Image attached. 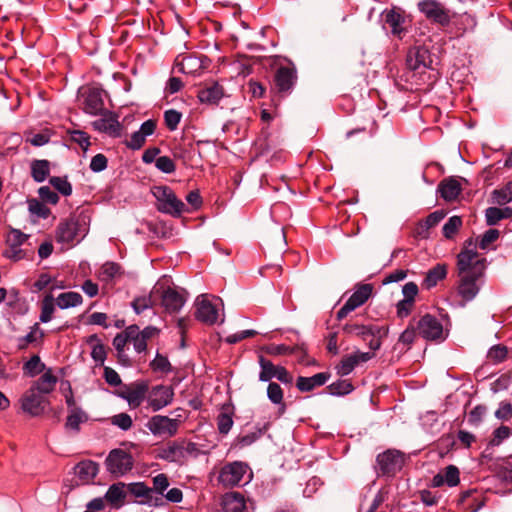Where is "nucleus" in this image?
Masks as SVG:
<instances>
[{
    "instance_id": "1",
    "label": "nucleus",
    "mask_w": 512,
    "mask_h": 512,
    "mask_svg": "<svg viewBox=\"0 0 512 512\" xmlns=\"http://www.w3.org/2000/svg\"><path fill=\"white\" fill-rule=\"evenodd\" d=\"M458 286L457 294L461 305L473 300L478 292L480 279V236L465 240L460 253L457 255Z\"/></svg>"
},
{
    "instance_id": "2",
    "label": "nucleus",
    "mask_w": 512,
    "mask_h": 512,
    "mask_svg": "<svg viewBox=\"0 0 512 512\" xmlns=\"http://www.w3.org/2000/svg\"><path fill=\"white\" fill-rule=\"evenodd\" d=\"M486 455L482 454V467L487 465L491 471L490 475L482 478V489L486 491H493L496 494H505L512 491V469L503 459L495 461H487Z\"/></svg>"
},
{
    "instance_id": "3",
    "label": "nucleus",
    "mask_w": 512,
    "mask_h": 512,
    "mask_svg": "<svg viewBox=\"0 0 512 512\" xmlns=\"http://www.w3.org/2000/svg\"><path fill=\"white\" fill-rule=\"evenodd\" d=\"M343 331L348 335H355L360 337L363 341H367L369 348L376 351L380 349L382 338L387 335L388 328L377 325H363L349 322L343 326Z\"/></svg>"
},
{
    "instance_id": "4",
    "label": "nucleus",
    "mask_w": 512,
    "mask_h": 512,
    "mask_svg": "<svg viewBox=\"0 0 512 512\" xmlns=\"http://www.w3.org/2000/svg\"><path fill=\"white\" fill-rule=\"evenodd\" d=\"M86 233L87 227L84 219L71 217L59 223L55 238L59 243L73 245L83 239Z\"/></svg>"
},
{
    "instance_id": "5",
    "label": "nucleus",
    "mask_w": 512,
    "mask_h": 512,
    "mask_svg": "<svg viewBox=\"0 0 512 512\" xmlns=\"http://www.w3.org/2000/svg\"><path fill=\"white\" fill-rule=\"evenodd\" d=\"M158 201V210L172 216H180L185 210V204L176 197L173 190L167 186H155L152 189Z\"/></svg>"
},
{
    "instance_id": "6",
    "label": "nucleus",
    "mask_w": 512,
    "mask_h": 512,
    "mask_svg": "<svg viewBox=\"0 0 512 512\" xmlns=\"http://www.w3.org/2000/svg\"><path fill=\"white\" fill-rule=\"evenodd\" d=\"M153 293L157 294V300H160L161 306L168 313L178 312L186 302L183 294L163 282H157L154 285Z\"/></svg>"
},
{
    "instance_id": "7",
    "label": "nucleus",
    "mask_w": 512,
    "mask_h": 512,
    "mask_svg": "<svg viewBox=\"0 0 512 512\" xmlns=\"http://www.w3.org/2000/svg\"><path fill=\"white\" fill-rule=\"evenodd\" d=\"M105 464L109 473L119 477L133 468V457L122 449H113L109 452Z\"/></svg>"
},
{
    "instance_id": "8",
    "label": "nucleus",
    "mask_w": 512,
    "mask_h": 512,
    "mask_svg": "<svg viewBox=\"0 0 512 512\" xmlns=\"http://www.w3.org/2000/svg\"><path fill=\"white\" fill-rule=\"evenodd\" d=\"M27 240L28 235L17 229L11 230L7 235V248L5 249L4 256L13 261H19L27 257L32 253L31 249L22 248Z\"/></svg>"
},
{
    "instance_id": "9",
    "label": "nucleus",
    "mask_w": 512,
    "mask_h": 512,
    "mask_svg": "<svg viewBox=\"0 0 512 512\" xmlns=\"http://www.w3.org/2000/svg\"><path fill=\"white\" fill-rule=\"evenodd\" d=\"M248 470L249 467L244 462L234 461L227 463L221 468L218 480L226 487L236 486L241 483L246 475L250 479L251 475L248 474Z\"/></svg>"
},
{
    "instance_id": "10",
    "label": "nucleus",
    "mask_w": 512,
    "mask_h": 512,
    "mask_svg": "<svg viewBox=\"0 0 512 512\" xmlns=\"http://www.w3.org/2000/svg\"><path fill=\"white\" fill-rule=\"evenodd\" d=\"M376 469L379 474L392 476L404 465V455L397 450H387L377 456Z\"/></svg>"
},
{
    "instance_id": "11",
    "label": "nucleus",
    "mask_w": 512,
    "mask_h": 512,
    "mask_svg": "<svg viewBox=\"0 0 512 512\" xmlns=\"http://www.w3.org/2000/svg\"><path fill=\"white\" fill-rule=\"evenodd\" d=\"M259 365L261 368L259 373L260 381L267 382L272 378H276L286 385H291L293 383V376L285 367L274 365L270 360L264 358L263 356L259 357Z\"/></svg>"
},
{
    "instance_id": "12",
    "label": "nucleus",
    "mask_w": 512,
    "mask_h": 512,
    "mask_svg": "<svg viewBox=\"0 0 512 512\" xmlns=\"http://www.w3.org/2000/svg\"><path fill=\"white\" fill-rule=\"evenodd\" d=\"M373 287L371 284H359L354 293L337 312V320H342L356 308L362 306L371 296Z\"/></svg>"
},
{
    "instance_id": "13",
    "label": "nucleus",
    "mask_w": 512,
    "mask_h": 512,
    "mask_svg": "<svg viewBox=\"0 0 512 512\" xmlns=\"http://www.w3.org/2000/svg\"><path fill=\"white\" fill-rule=\"evenodd\" d=\"M419 10L425 17L437 24L447 25L450 22L449 10L435 0H423L418 3Z\"/></svg>"
},
{
    "instance_id": "14",
    "label": "nucleus",
    "mask_w": 512,
    "mask_h": 512,
    "mask_svg": "<svg viewBox=\"0 0 512 512\" xmlns=\"http://www.w3.org/2000/svg\"><path fill=\"white\" fill-rule=\"evenodd\" d=\"M416 328L419 335L427 340L445 339V333L441 322L429 314L424 315L417 322Z\"/></svg>"
},
{
    "instance_id": "15",
    "label": "nucleus",
    "mask_w": 512,
    "mask_h": 512,
    "mask_svg": "<svg viewBox=\"0 0 512 512\" xmlns=\"http://www.w3.org/2000/svg\"><path fill=\"white\" fill-rule=\"evenodd\" d=\"M195 317L197 320L207 325H213L217 322L219 314L215 304L211 302L207 295H200L195 301Z\"/></svg>"
},
{
    "instance_id": "16",
    "label": "nucleus",
    "mask_w": 512,
    "mask_h": 512,
    "mask_svg": "<svg viewBox=\"0 0 512 512\" xmlns=\"http://www.w3.org/2000/svg\"><path fill=\"white\" fill-rule=\"evenodd\" d=\"M297 81V70L295 67H279L274 75V84L278 93L287 95L291 92Z\"/></svg>"
},
{
    "instance_id": "17",
    "label": "nucleus",
    "mask_w": 512,
    "mask_h": 512,
    "mask_svg": "<svg viewBox=\"0 0 512 512\" xmlns=\"http://www.w3.org/2000/svg\"><path fill=\"white\" fill-rule=\"evenodd\" d=\"M224 512H253L254 506L250 500H246L240 492L224 494L221 501Z\"/></svg>"
},
{
    "instance_id": "18",
    "label": "nucleus",
    "mask_w": 512,
    "mask_h": 512,
    "mask_svg": "<svg viewBox=\"0 0 512 512\" xmlns=\"http://www.w3.org/2000/svg\"><path fill=\"white\" fill-rule=\"evenodd\" d=\"M147 427L154 435H166L171 437L177 433L179 421L167 416L156 415L149 420Z\"/></svg>"
},
{
    "instance_id": "19",
    "label": "nucleus",
    "mask_w": 512,
    "mask_h": 512,
    "mask_svg": "<svg viewBox=\"0 0 512 512\" xmlns=\"http://www.w3.org/2000/svg\"><path fill=\"white\" fill-rule=\"evenodd\" d=\"M45 398L34 388H30L21 399V407L31 416H39L45 410Z\"/></svg>"
},
{
    "instance_id": "20",
    "label": "nucleus",
    "mask_w": 512,
    "mask_h": 512,
    "mask_svg": "<svg viewBox=\"0 0 512 512\" xmlns=\"http://www.w3.org/2000/svg\"><path fill=\"white\" fill-rule=\"evenodd\" d=\"M374 357L373 352L357 351L351 355L342 358L341 362L336 366L337 374L346 376L350 374L359 363H364Z\"/></svg>"
},
{
    "instance_id": "21",
    "label": "nucleus",
    "mask_w": 512,
    "mask_h": 512,
    "mask_svg": "<svg viewBox=\"0 0 512 512\" xmlns=\"http://www.w3.org/2000/svg\"><path fill=\"white\" fill-rule=\"evenodd\" d=\"M148 390L149 387L146 382H135L125 388L122 392V396L127 400L130 407L136 408L144 401Z\"/></svg>"
},
{
    "instance_id": "22",
    "label": "nucleus",
    "mask_w": 512,
    "mask_h": 512,
    "mask_svg": "<svg viewBox=\"0 0 512 512\" xmlns=\"http://www.w3.org/2000/svg\"><path fill=\"white\" fill-rule=\"evenodd\" d=\"M102 118L93 122L96 130L105 132L111 136H119L121 131L120 123L115 115L105 110L100 114Z\"/></svg>"
},
{
    "instance_id": "23",
    "label": "nucleus",
    "mask_w": 512,
    "mask_h": 512,
    "mask_svg": "<svg viewBox=\"0 0 512 512\" xmlns=\"http://www.w3.org/2000/svg\"><path fill=\"white\" fill-rule=\"evenodd\" d=\"M83 110L91 115H99L105 111L102 90L90 88L85 96Z\"/></svg>"
},
{
    "instance_id": "24",
    "label": "nucleus",
    "mask_w": 512,
    "mask_h": 512,
    "mask_svg": "<svg viewBox=\"0 0 512 512\" xmlns=\"http://www.w3.org/2000/svg\"><path fill=\"white\" fill-rule=\"evenodd\" d=\"M156 129V122L154 120L145 121L140 129L131 135L130 140L127 142V146L133 150L140 149L145 141L146 137L152 135Z\"/></svg>"
},
{
    "instance_id": "25",
    "label": "nucleus",
    "mask_w": 512,
    "mask_h": 512,
    "mask_svg": "<svg viewBox=\"0 0 512 512\" xmlns=\"http://www.w3.org/2000/svg\"><path fill=\"white\" fill-rule=\"evenodd\" d=\"M173 391L166 386H156L151 392L149 399L150 406L157 411L171 403Z\"/></svg>"
},
{
    "instance_id": "26",
    "label": "nucleus",
    "mask_w": 512,
    "mask_h": 512,
    "mask_svg": "<svg viewBox=\"0 0 512 512\" xmlns=\"http://www.w3.org/2000/svg\"><path fill=\"white\" fill-rule=\"evenodd\" d=\"M460 191V182L452 177L442 180L438 185V192L440 193V196L448 202L456 200Z\"/></svg>"
},
{
    "instance_id": "27",
    "label": "nucleus",
    "mask_w": 512,
    "mask_h": 512,
    "mask_svg": "<svg viewBox=\"0 0 512 512\" xmlns=\"http://www.w3.org/2000/svg\"><path fill=\"white\" fill-rule=\"evenodd\" d=\"M384 26L388 25L391 29V33L399 38L402 37L404 32V17L402 14L394 9L386 10L383 12Z\"/></svg>"
},
{
    "instance_id": "28",
    "label": "nucleus",
    "mask_w": 512,
    "mask_h": 512,
    "mask_svg": "<svg viewBox=\"0 0 512 512\" xmlns=\"http://www.w3.org/2000/svg\"><path fill=\"white\" fill-rule=\"evenodd\" d=\"M45 337L44 331L40 328L39 323H35L30 332L16 340V346L19 350H25L30 345H37L43 341Z\"/></svg>"
},
{
    "instance_id": "29",
    "label": "nucleus",
    "mask_w": 512,
    "mask_h": 512,
    "mask_svg": "<svg viewBox=\"0 0 512 512\" xmlns=\"http://www.w3.org/2000/svg\"><path fill=\"white\" fill-rule=\"evenodd\" d=\"M328 373H317L311 377H298L296 386L301 392H309L316 387L324 385L329 379Z\"/></svg>"
},
{
    "instance_id": "30",
    "label": "nucleus",
    "mask_w": 512,
    "mask_h": 512,
    "mask_svg": "<svg viewBox=\"0 0 512 512\" xmlns=\"http://www.w3.org/2000/svg\"><path fill=\"white\" fill-rule=\"evenodd\" d=\"M127 495L126 485L122 482L115 483L109 487L105 494V499L114 508H120L125 502Z\"/></svg>"
},
{
    "instance_id": "31",
    "label": "nucleus",
    "mask_w": 512,
    "mask_h": 512,
    "mask_svg": "<svg viewBox=\"0 0 512 512\" xmlns=\"http://www.w3.org/2000/svg\"><path fill=\"white\" fill-rule=\"evenodd\" d=\"M99 466L91 460H84L75 466V474L85 483L91 482L98 474Z\"/></svg>"
},
{
    "instance_id": "32",
    "label": "nucleus",
    "mask_w": 512,
    "mask_h": 512,
    "mask_svg": "<svg viewBox=\"0 0 512 512\" xmlns=\"http://www.w3.org/2000/svg\"><path fill=\"white\" fill-rule=\"evenodd\" d=\"M223 96L222 87L213 83L198 91V98L200 102L207 104H216Z\"/></svg>"
},
{
    "instance_id": "33",
    "label": "nucleus",
    "mask_w": 512,
    "mask_h": 512,
    "mask_svg": "<svg viewBox=\"0 0 512 512\" xmlns=\"http://www.w3.org/2000/svg\"><path fill=\"white\" fill-rule=\"evenodd\" d=\"M158 457L169 462L183 463L182 444L169 443L159 450Z\"/></svg>"
},
{
    "instance_id": "34",
    "label": "nucleus",
    "mask_w": 512,
    "mask_h": 512,
    "mask_svg": "<svg viewBox=\"0 0 512 512\" xmlns=\"http://www.w3.org/2000/svg\"><path fill=\"white\" fill-rule=\"evenodd\" d=\"M447 275V265L446 264H437L428 272L423 280L422 285L426 289H431L436 286L439 281L443 280Z\"/></svg>"
},
{
    "instance_id": "35",
    "label": "nucleus",
    "mask_w": 512,
    "mask_h": 512,
    "mask_svg": "<svg viewBox=\"0 0 512 512\" xmlns=\"http://www.w3.org/2000/svg\"><path fill=\"white\" fill-rule=\"evenodd\" d=\"M512 218V208L489 207L485 210L486 223L490 226L496 225L500 220Z\"/></svg>"
},
{
    "instance_id": "36",
    "label": "nucleus",
    "mask_w": 512,
    "mask_h": 512,
    "mask_svg": "<svg viewBox=\"0 0 512 512\" xmlns=\"http://www.w3.org/2000/svg\"><path fill=\"white\" fill-rule=\"evenodd\" d=\"M56 383L57 377L49 369L42 374L31 388H34L40 394H48L54 390Z\"/></svg>"
},
{
    "instance_id": "37",
    "label": "nucleus",
    "mask_w": 512,
    "mask_h": 512,
    "mask_svg": "<svg viewBox=\"0 0 512 512\" xmlns=\"http://www.w3.org/2000/svg\"><path fill=\"white\" fill-rule=\"evenodd\" d=\"M428 57V50L425 48H414L408 52L407 65L412 70H417L421 66L426 67V59Z\"/></svg>"
},
{
    "instance_id": "38",
    "label": "nucleus",
    "mask_w": 512,
    "mask_h": 512,
    "mask_svg": "<svg viewBox=\"0 0 512 512\" xmlns=\"http://www.w3.org/2000/svg\"><path fill=\"white\" fill-rule=\"evenodd\" d=\"M491 202L499 206L512 202V180L508 181L501 188L492 191Z\"/></svg>"
},
{
    "instance_id": "39",
    "label": "nucleus",
    "mask_w": 512,
    "mask_h": 512,
    "mask_svg": "<svg viewBox=\"0 0 512 512\" xmlns=\"http://www.w3.org/2000/svg\"><path fill=\"white\" fill-rule=\"evenodd\" d=\"M121 266L115 262L104 263L98 273V278L106 283L113 281L115 278L121 276Z\"/></svg>"
},
{
    "instance_id": "40",
    "label": "nucleus",
    "mask_w": 512,
    "mask_h": 512,
    "mask_svg": "<svg viewBox=\"0 0 512 512\" xmlns=\"http://www.w3.org/2000/svg\"><path fill=\"white\" fill-rule=\"evenodd\" d=\"M82 301V296L77 292L61 293L56 298V304L60 309H68L71 307L78 306L82 303Z\"/></svg>"
},
{
    "instance_id": "41",
    "label": "nucleus",
    "mask_w": 512,
    "mask_h": 512,
    "mask_svg": "<svg viewBox=\"0 0 512 512\" xmlns=\"http://www.w3.org/2000/svg\"><path fill=\"white\" fill-rule=\"evenodd\" d=\"M50 173V165L47 160H35L31 164V174L36 182H43Z\"/></svg>"
},
{
    "instance_id": "42",
    "label": "nucleus",
    "mask_w": 512,
    "mask_h": 512,
    "mask_svg": "<svg viewBox=\"0 0 512 512\" xmlns=\"http://www.w3.org/2000/svg\"><path fill=\"white\" fill-rule=\"evenodd\" d=\"M127 334L130 336V343L133 344L134 349L141 353L147 348V340L140 334L139 327L137 325H130L127 327Z\"/></svg>"
},
{
    "instance_id": "43",
    "label": "nucleus",
    "mask_w": 512,
    "mask_h": 512,
    "mask_svg": "<svg viewBox=\"0 0 512 512\" xmlns=\"http://www.w3.org/2000/svg\"><path fill=\"white\" fill-rule=\"evenodd\" d=\"M156 304L157 294H154L152 289L149 295L136 298L132 302V307L137 314H140L144 310L154 307Z\"/></svg>"
},
{
    "instance_id": "44",
    "label": "nucleus",
    "mask_w": 512,
    "mask_h": 512,
    "mask_svg": "<svg viewBox=\"0 0 512 512\" xmlns=\"http://www.w3.org/2000/svg\"><path fill=\"white\" fill-rule=\"evenodd\" d=\"M512 435V429L508 426L501 425L496 428L488 442L487 449L489 447L499 446L504 440L508 439Z\"/></svg>"
},
{
    "instance_id": "45",
    "label": "nucleus",
    "mask_w": 512,
    "mask_h": 512,
    "mask_svg": "<svg viewBox=\"0 0 512 512\" xmlns=\"http://www.w3.org/2000/svg\"><path fill=\"white\" fill-rule=\"evenodd\" d=\"M508 355V349L506 346L502 344H497L492 346L486 355V358L492 364H498L503 362Z\"/></svg>"
},
{
    "instance_id": "46",
    "label": "nucleus",
    "mask_w": 512,
    "mask_h": 512,
    "mask_svg": "<svg viewBox=\"0 0 512 512\" xmlns=\"http://www.w3.org/2000/svg\"><path fill=\"white\" fill-rule=\"evenodd\" d=\"M201 67L202 65L199 60L193 56H185L177 63L178 71L185 74H192L201 69Z\"/></svg>"
},
{
    "instance_id": "47",
    "label": "nucleus",
    "mask_w": 512,
    "mask_h": 512,
    "mask_svg": "<svg viewBox=\"0 0 512 512\" xmlns=\"http://www.w3.org/2000/svg\"><path fill=\"white\" fill-rule=\"evenodd\" d=\"M86 420L87 416L83 411L78 408H73L70 410V414L67 417L65 426L68 429L78 431L80 424Z\"/></svg>"
},
{
    "instance_id": "48",
    "label": "nucleus",
    "mask_w": 512,
    "mask_h": 512,
    "mask_svg": "<svg viewBox=\"0 0 512 512\" xmlns=\"http://www.w3.org/2000/svg\"><path fill=\"white\" fill-rule=\"evenodd\" d=\"M54 310H55L54 298L51 294L47 295L42 301L41 313H40V317H39L40 321L42 323L49 322L52 319Z\"/></svg>"
},
{
    "instance_id": "49",
    "label": "nucleus",
    "mask_w": 512,
    "mask_h": 512,
    "mask_svg": "<svg viewBox=\"0 0 512 512\" xmlns=\"http://www.w3.org/2000/svg\"><path fill=\"white\" fill-rule=\"evenodd\" d=\"M461 226L462 220L459 216L450 217L442 228L444 237L447 239H453Z\"/></svg>"
},
{
    "instance_id": "50",
    "label": "nucleus",
    "mask_w": 512,
    "mask_h": 512,
    "mask_svg": "<svg viewBox=\"0 0 512 512\" xmlns=\"http://www.w3.org/2000/svg\"><path fill=\"white\" fill-rule=\"evenodd\" d=\"M45 369V365L41 362L40 357L38 355L32 356L23 367V370L26 374L30 376H35L42 372Z\"/></svg>"
},
{
    "instance_id": "51",
    "label": "nucleus",
    "mask_w": 512,
    "mask_h": 512,
    "mask_svg": "<svg viewBox=\"0 0 512 512\" xmlns=\"http://www.w3.org/2000/svg\"><path fill=\"white\" fill-rule=\"evenodd\" d=\"M327 388L330 394L338 396L346 395L353 390V386L348 380H338L330 384Z\"/></svg>"
},
{
    "instance_id": "52",
    "label": "nucleus",
    "mask_w": 512,
    "mask_h": 512,
    "mask_svg": "<svg viewBox=\"0 0 512 512\" xmlns=\"http://www.w3.org/2000/svg\"><path fill=\"white\" fill-rule=\"evenodd\" d=\"M28 208L31 214L41 218H47L50 214V209L46 207V205L43 202L37 199L29 200Z\"/></svg>"
},
{
    "instance_id": "53",
    "label": "nucleus",
    "mask_w": 512,
    "mask_h": 512,
    "mask_svg": "<svg viewBox=\"0 0 512 512\" xmlns=\"http://www.w3.org/2000/svg\"><path fill=\"white\" fill-rule=\"evenodd\" d=\"M267 396L274 404H283V390L279 384L271 382L267 388Z\"/></svg>"
},
{
    "instance_id": "54",
    "label": "nucleus",
    "mask_w": 512,
    "mask_h": 512,
    "mask_svg": "<svg viewBox=\"0 0 512 512\" xmlns=\"http://www.w3.org/2000/svg\"><path fill=\"white\" fill-rule=\"evenodd\" d=\"M50 184L64 196H69L72 193V186L65 178L52 177Z\"/></svg>"
},
{
    "instance_id": "55",
    "label": "nucleus",
    "mask_w": 512,
    "mask_h": 512,
    "mask_svg": "<svg viewBox=\"0 0 512 512\" xmlns=\"http://www.w3.org/2000/svg\"><path fill=\"white\" fill-rule=\"evenodd\" d=\"M110 422L125 431L132 427V419L127 413H119L112 416Z\"/></svg>"
},
{
    "instance_id": "56",
    "label": "nucleus",
    "mask_w": 512,
    "mask_h": 512,
    "mask_svg": "<svg viewBox=\"0 0 512 512\" xmlns=\"http://www.w3.org/2000/svg\"><path fill=\"white\" fill-rule=\"evenodd\" d=\"M50 286V289L51 290H54L56 288H58L59 286L57 285V281L55 279H53L50 275L46 274V273H43L41 274L38 279L35 281L34 283V287L38 290V291H41L47 287Z\"/></svg>"
},
{
    "instance_id": "57",
    "label": "nucleus",
    "mask_w": 512,
    "mask_h": 512,
    "mask_svg": "<svg viewBox=\"0 0 512 512\" xmlns=\"http://www.w3.org/2000/svg\"><path fill=\"white\" fill-rule=\"evenodd\" d=\"M152 482H153L152 489L157 494H159V496H161L163 498V495H164L163 493L169 486V481H168V477L166 476V474L160 473V474L156 475L155 477H153Z\"/></svg>"
},
{
    "instance_id": "58",
    "label": "nucleus",
    "mask_w": 512,
    "mask_h": 512,
    "mask_svg": "<svg viewBox=\"0 0 512 512\" xmlns=\"http://www.w3.org/2000/svg\"><path fill=\"white\" fill-rule=\"evenodd\" d=\"M445 483L450 487L456 486L459 483V470L454 465H449L443 472Z\"/></svg>"
},
{
    "instance_id": "59",
    "label": "nucleus",
    "mask_w": 512,
    "mask_h": 512,
    "mask_svg": "<svg viewBox=\"0 0 512 512\" xmlns=\"http://www.w3.org/2000/svg\"><path fill=\"white\" fill-rule=\"evenodd\" d=\"M155 166L164 173H173L176 169L175 163L168 156H160L155 160Z\"/></svg>"
},
{
    "instance_id": "60",
    "label": "nucleus",
    "mask_w": 512,
    "mask_h": 512,
    "mask_svg": "<svg viewBox=\"0 0 512 512\" xmlns=\"http://www.w3.org/2000/svg\"><path fill=\"white\" fill-rule=\"evenodd\" d=\"M495 417L501 421H507L512 418V404L507 401H502L498 409L495 411Z\"/></svg>"
},
{
    "instance_id": "61",
    "label": "nucleus",
    "mask_w": 512,
    "mask_h": 512,
    "mask_svg": "<svg viewBox=\"0 0 512 512\" xmlns=\"http://www.w3.org/2000/svg\"><path fill=\"white\" fill-rule=\"evenodd\" d=\"M165 124L171 131L175 130L181 120V113L176 110H167L164 114Z\"/></svg>"
},
{
    "instance_id": "62",
    "label": "nucleus",
    "mask_w": 512,
    "mask_h": 512,
    "mask_svg": "<svg viewBox=\"0 0 512 512\" xmlns=\"http://www.w3.org/2000/svg\"><path fill=\"white\" fill-rule=\"evenodd\" d=\"M38 193L43 202L55 205L59 201L58 194L48 186L40 187Z\"/></svg>"
},
{
    "instance_id": "63",
    "label": "nucleus",
    "mask_w": 512,
    "mask_h": 512,
    "mask_svg": "<svg viewBox=\"0 0 512 512\" xmlns=\"http://www.w3.org/2000/svg\"><path fill=\"white\" fill-rule=\"evenodd\" d=\"M218 430L222 434H227L233 425V419L228 413H221L217 418Z\"/></svg>"
},
{
    "instance_id": "64",
    "label": "nucleus",
    "mask_w": 512,
    "mask_h": 512,
    "mask_svg": "<svg viewBox=\"0 0 512 512\" xmlns=\"http://www.w3.org/2000/svg\"><path fill=\"white\" fill-rule=\"evenodd\" d=\"M127 491L133 494L135 497L142 498L150 493V487L146 486L142 482L131 483L126 486Z\"/></svg>"
}]
</instances>
